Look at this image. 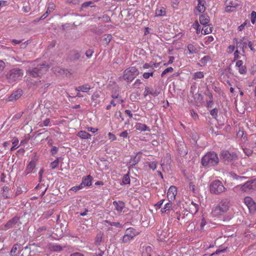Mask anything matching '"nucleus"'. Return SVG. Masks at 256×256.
Wrapping results in <instances>:
<instances>
[{
	"mask_svg": "<svg viewBox=\"0 0 256 256\" xmlns=\"http://www.w3.org/2000/svg\"><path fill=\"white\" fill-rule=\"evenodd\" d=\"M218 156L214 152H208L201 160L202 165L207 168L215 166L218 164Z\"/></svg>",
	"mask_w": 256,
	"mask_h": 256,
	"instance_id": "nucleus-1",
	"label": "nucleus"
},
{
	"mask_svg": "<svg viewBox=\"0 0 256 256\" xmlns=\"http://www.w3.org/2000/svg\"><path fill=\"white\" fill-rule=\"evenodd\" d=\"M23 76L24 70L22 69L14 68L7 72L6 78L8 83L13 84L20 80Z\"/></svg>",
	"mask_w": 256,
	"mask_h": 256,
	"instance_id": "nucleus-2",
	"label": "nucleus"
},
{
	"mask_svg": "<svg viewBox=\"0 0 256 256\" xmlns=\"http://www.w3.org/2000/svg\"><path fill=\"white\" fill-rule=\"evenodd\" d=\"M48 69V65L43 64L38 65L34 68L28 69L27 74L34 78L40 77L45 74Z\"/></svg>",
	"mask_w": 256,
	"mask_h": 256,
	"instance_id": "nucleus-3",
	"label": "nucleus"
},
{
	"mask_svg": "<svg viewBox=\"0 0 256 256\" xmlns=\"http://www.w3.org/2000/svg\"><path fill=\"white\" fill-rule=\"evenodd\" d=\"M22 216H14L10 219L6 224H4L2 228L4 230H6L9 229L13 228L14 230L20 229L22 222L21 220Z\"/></svg>",
	"mask_w": 256,
	"mask_h": 256,
	"instance_id": "nucleus-4",
	"label": "nucleus"
},
{
	"mask_svg": "<svg viewBox=\"0 0 256 256\" xmlns=\"http://www.w3.org/2000/svg\"><path fill=\"white\" fill-rule=\"evenodd\" d=\"M226 188L222 182L219 180H215L210 184V190L212 194L218 195L224 192Z\"/></svg>",
	"mask_w": 256,
	"mask_h": 256,
	"instance_id": "nucleus-5",
	"label": "nucleus"
},
{
	"mask_svg": "<svg viewBox=\"0 0 256 256\" xmlns=\"http://www.w3.org/2000/svg\"><path fill=\"white\" fill-rule=\"evenodd\" d=\"M138 74L139 71L136 67H130L124 71L123 78L128 82H132Z\"/></svg>",
	"mask_w": 256,
	"mask_h": 256,
	"instance_id": "nucleus-6",
	"label": "nucleus"
},
{
	"mask_svg": "<svg viewBox=\"0 0 256 256\" xmlns=\"http://www.w3.org/2000/svg\"><path fill=\"white\" fill-rule=\"evenodd\" d=\"M230 207V200L228 199L222 200L216 207L214 212L218 214H222L226 212Z\"/></svg>",
	"mask_w": 256,
	"mask_h": 256,
	"instance_id": "nucleus-7",
	"label": "nucleus"
},
{
	"mask_svg": "<svg viewBox=\"0 0 256 256\" xmlns=\"http://www.w3.org/2000/svg\"><path fill=\"white\" fill-rule=\"evenodd\" d=\"M220 158L225 163H228L236 160L238 158L236 154L234 152H230L228 150H222L220 154Z\"/></svg>",
	"mask_w": 256,
	"mask_h": 256,
	"instance_id": "nucleus-8",
	"label": "nucleus"
},
{
	"mask_svg": "<svg viewBox=\"0 0 256 256\" xmlns=\"http://www.w3.org/2000/svg\"><path fill=\"white\" fill-rule=\"evenodd\" d=\"M242 191L250 192L256 190V178L246 182L240 187Z\"/></svg>",
	"mask_w": 256,
	"mask_h": 256,
	"instance_id": "nucleus-9",
	"label": "nucleus"
},
{
	"mask_svg": "<svg viewBox=\"0 0 256 256\" xmlns=\"http://www.w3.org/2000/svg\"><path fill=\"white\" fill-rule=\"evenodd\" d=\"M244 202L248 208L250 212L254 213L256 210V203L252 198L250 196H246L244 198Z\"/></svg>",
	"mask_w": 256,
	"mask_h": 256,
	"instance_id": "nucleus-10",
	"label": "nucleus"
},
{
	"mask_svg": "<svg viewBox=\"0 0 256 256\" xmlns=\"http://www.w3.org/2000/svg\"><path fill=\"white\" fill-rule=\"evenodd\" d=\"M142 152H138L135 156H131L130 159L128 164V168L136 165L140 161L142 158Z\"/></svg>",
	"mask_w": 256,
	"mask_h": 256,
	"instance_id": "nucleus-11",
	"label": "nucleus"
},
{
	"mask_svg": "<svg viewBox=\"0 0 256 256\" xmlns=\"http://www.w3.org/2000/svg\"><path fill=\"white\" fill-rule=\"evenodd\" d=\"M226 4L227 12L233 11L238 6L236 0H226Z\"/></svg>",
	"mask_w": 256,
	"mask_h": 256,
	"instance_id": "nucleus-12",
	"label": "nucleus"
},
{
	"mask_svg": "<svg viewBox=\"0 0 256 256\" xmlns=\"http://www.w3.org/2000/svg\"><path fill=\"white\" fill-rule=\"evenodd\" d=\"M177 194V189L175 186H170L168 190L167 196L170 202L175 199Z\"/></svg>",
	"mask_w": 256,
	"mask_h": 256,
	"instance_id": "nucleus-13",
	"label": "nucleus"
},
{
	"mask_svg": "<svg viewBox=\"0 0 256 256\" xmlns=\"http://www.w3.org/2000/svg\"><path fill=\"white\" fill-rule=\"evenodd\" d=\"M34 244L27 246L24 248L22 246L20 250L18 251L16 256H29L31 253V246H34Z\"/></svg>",
	"mask_w": 256,
	"mask_h": 256,
	"instance_id": "nucleus-14",
	"label": "nucleus"
},
{
	"mask_svg": "<svg viewBox=\"0 0 256 256\" xmlns=\"http://www.w3.org/2000/svg\"><path fill=\"white\" fill-rule=\"evenodd\" d=\"M23 94L22 90V89H18L16 91L14 92L11 95L8 97L9 101H14L18 100L22 96Z\"/></svg>",
	"mask_w": 256,
	"mask_h": 256,
	"instance_id": "nucleus-15",
	"label": "nucleus"
},
{
	"mask_svg": "<svg viewBox=\"0 0 256 256\" xmlns=\"http://www.w3.org/2000/svg\"><path fill=\"white\" fill-rule=\"evenodd\" d=\"M92 178L90 175L82 178V182L80 183L81 186L84 188V186H89L92 185Z\"/></svg>",
	"mask_w": 256,
	"mask_h": 256,
	"instance_id": "nucleus-16",
	"label": "nucleus"
},
{
	"mask_svg": "<svg viewBox=\"0 0 256 256\" xmlns=\"http://www.w3.org/2000/svg\"><path fill=\"white\" fill-rule=\"evenodd\" d=\"M160 92L157 90H154L152 88H150L148 86L145 88V90L144 93V97H146L148 94H151L154 96H156L158 95Z\"/></svg>",
	"mask_w": 256,
	"mask_h": 256,
	"instance_id": "nucleus-17",
	"label": "nucleus"
},
{
	"mask_svg": "<svg viewBox=\"0 0 256 256\" xmlns=\"http://www.w3.org/2000/svg\"><path fill=\"white\" fill-rule=\"evenodd\" d=\"M91 88V86L88 84H86L84 85L76 87L75 90L78 92H88Z\"/></svg>",
	"mask_w": 256,
	"mask_h": 256,
	"instance_id": "nucleus-18",
	"label": "nucleus"
},
{
	"mask_svg": "<svg viewBox=\"0 0 256 256\" xmlns=\"http://www.w3.org/2000/svg\"><path fill=\"white\" fill-rule=\"evenodd\" d=\"M49 250L52 252H60L63 250V247L57 244H50L48 246Z\"/></svg>",
	"mask_w": 256,
	"mask_h": 256,
	"instance_id": "nucleus-19",
	"label": "nucleus"
},
{
	"mask_svg": "<svg viewBox=\"0 0 256 256\" xmlns=\"http://www.w3.org/2000/svg\"><path fill=\"white\" fill-rule=\"evenodd\" d=\"M135 128L136 130L140 132L150 131L149 128L146 124L142 123H136Z\"/></svg>",
	"mask_w": 256,
	"mask_h": 256,
	"instance_id": "nucleus-20",
	"label": "nucleus"
},
{
	"mask_svg": "<svg viewBox=\"0 0 256 256\" xmlns=\"http://www.w3.org/2000/svg\"><path fill=\"white\" fill-rule=\"evenodd\" d=\"M246 44L247 40L246 38V37H244L238 42L237 46L242 49L243 54H244L245 52L244 49L246 48Z\"/></svg>",
	"mask_w": 256,
	"mask_h": 256,
	"instance_id": "nucleus-21",
	"label": "nucleus"
},
{
	"mask_svg": "<svg viewBox=\"0 0 256 256\" xmlns=\"http://www.w3.org/2000/svg\"><path fill=\"white\" fill-rule=\"evenodd\" d=\"M113 204L115 206L116 210L118 212H122V210L124 208V204L121 201H114L113 202Z\"/></svg>",
	"mask_w": 256,
	"mask_h": 256,
	"instance_id": "nucleus-22",
	"label": "nucleus"
},
{
	"mask_svg": "<svg viewBox=\"0 0 256 256\" xmlns=\"http://www.w3.org/2000/svg\"><path fill=\"white\" fill-rule=\"evenodd\" d=\"M80 57V53L77 50L71 51L70 54V58L72 60H76Z\"/></svg>",
	"mask_w": 256,
	"mask_h": 256,
	"instance_id": "nucleus-23",
	"label": "nucleus"
},
{
	"mask_svg": "<svg viewBox=\"0 0 256 256\" xmlns=\"http://www.w3.org/2000/svg\"><path fill=\"white\" fill-rule=\"evenodd\" d=\"M36 166V164L35 162L33 160L30 161L28 165L27 166L26 170L24 171V172L26 174H28L30 172L34 170Z\"/></svg>",
	"mask_w": 256,
	"mask_h": 256,
	"instance_id": "nucleus-24",
	"label": "nucleus"
},
{
	"mask_svg": "<svg viewBox=\"0 0 256 256\" xmlns=\"http://www.w3.org/2000/svg\"><path fill=\"white\" fill-rule=\"evenodd\" d=\"M187 47L188 51V54H197L198 52V50L196 46L192 44H188Z\"/></svg>",
	"mask_w": 256,
	"mask_h": 256,
	"instance_id": "nucleus-25",
	"label": "nucleus"
},
{
	"mask_svg": "<svg viewBox=\"0 0 256 256\" xmlns=\"http://www.w3.org/2000/svg\"><path fill=\"white\" fill-rule=\"evenodd\" d=\"M22 246L20 245H18V244H14L10 251L11 255L16 256L18 254V251L20 250Z\"/></svg>",
	"mask_w": 256,
	"mask_h": 256,
	"instance_id": "nucleus-26",
	"label": "nucleus"
},
{
	"mask_svg": "<svg viewBox=\"0 0 256 256\" xmlns=\"http://www.w3.org/2000/svg\"><path fill=\"white\" fill-rule=\"evenodd\" d=\"M200 22L202 25H206L210 22L208 16L206 14L201 15L200 16Z\"/></svg>",
	"mask_w": 256,
	"mask_h": 256,
	"instance_id": "nucleus-27",
	"label": "nucleus"
},
{
	"mask_svg": "<svg viewBox=\"0 0 256 256\" xmlns=\"http://www.w3.org/2000/svg\"><path fill=\"white\" fill-rule=\"evenodd\" d=\"M126 232L129 234L132 235V236L134 237L138 235L139 234V232L133 228H128L126 230Z\"/></svg>",
	"mask_w": 256,
	"mask_h": 256,
	"instance_id": "nucleus-28",
	"label": "nucleus"
},
{
	"mask_svg": "<svg viewBox=\"0 0 256 256\" xmlns=\"http://www.w3.org/2000/svg\"><path fill=\"white\" fill-rule=\"evenodd\" d=\"M78 136L82 139H88L91 136V135L89 133L82 130H81L80 132H78Z\"/></svg>",
	"mask_w": 256,
	"mask_h": 256,
	"instance_id": "nucleus-29",
	"label": "nucleus"
},
{
	"mask_svg": "<svg viewBox=\"0 0 256 256\" xmlns=\"http://www.w3.org/2000/svg\"><path fill=\"white\" fill-rule=\"evenodd\" d=\"M166 14L165 8L163 7H160L156 10V16H164Z\"/></svg>",
	"mask_w": 256,
	"mask_h": 256,
	"instance_id": "nucleus-30",
	"label": "nucleus"
},
{
	"mask_svg": "<svg viewBox=\"0 0 256 256\" xmlns=\"http://www.w3.org/2000/svg\"><path fill=\"white\" fill-rule=\"evenodd\" d=\"M204 26V27L202 29V34H206L211 33L212 30V27L210 25Z\"/></svg>",
	"mask_w": 256,
	"mask_h": 256,
	"instance_id": "nucleus-31",
	"label": "nucleus"
},
{
	"mask_svg": "<svg viewBox=\"0 0 256 256\" xmlns=\"http://www.w3.org/2000/svg\"><path fill=\"white\" fill-rule=\"evenodd\" d=\"M205 2L203 0H198V10L200 12H204L205 10V8L204 6Z\"/></svg>",
	"mask_w": 256,
	"mask_h": 256,
	"instance_id": "nucleus-32",
	"label": "nucleus"
},
{
	"mask_svg": "<svg viewBox=\"0 0 256 256\" xmlns=\"http://www.w3.org/2000/svg\"><path fill=\"white\" fill-rule=\"evenodd\" d=\"M130 178L129 173L124 174L122 178V184H130Z\"/></svg>",
	"mask_w": 256,
	"mask_h": 256,
	"instance_id": "nucleus-33",
	"label": "nucleus"
},
{
	"mask_svg": "<svg viewBox=\"0 0 256 256\" xmlns=\"http://www.w3.org/2000/svg\"><path fill=\"white\" fill-rule=\"evenodd\" d=\"M104 222L108 224L110 226H114L119 228H122V225L119 222H111L108 220H105Z\"/></svg>",
	"mask_w": 256,
	"mask_h": 256,
	"instance_id": "nucleus-34",
	"label": "nucleus"
},
{
	"mask_svg": "<svg viewBox=\"0 0 256 256\" xmlns=\"http://www.w3.org/2000/svg\"><path fill=\"white\" fill-rule=\"evenodd\" d=\"M204 77V72H195L193 76V79L196 80V79H200Z\"/></svg>",
	"mask_w": 256,
	"mask_h": 256,
	"instance_id": "nucleus-35",
	"label": "nucleus"
},
{
	"mask_svg": "<svg viewBox=\"0 0 256 256\" xmlns=\"http://www.w3.org/2000/svg\"><path fill=\"white\" fill-rule=\"evenodd\" d=\"M104 44L107 46L112 40V36L110 34H108L104 35Z\"/></svg>",
	"mask_w": 256,
	"mask_h": 256,
	"instance_id": "nucleus-36",
	"label": "nucleus"
},
{
	"mask_svg": "<svg viewBox=\"0 0 256 256\" xmlns=\"http://www.w3.org/2000/svg\"><path fill=\"white\" fill-rule=\"evenodd\" d=\"M199 210L198 205H194V206H190V210L192 214H196Z\"/></svg>",
	"mask_w": 256,
	"mask_h": 256,
	"instance_id": "nucleus-37",
	"label": "nucleus"
},
{
	"mask_svg": "<svg viewBox=\"0 0 256 256\" xmlns=\"http://www.w3.org/2000/svg\"><path fill=\"white\" fill-rule=\"evenodd\" d=\"M154 68H152V72H144L143 75H142L143 78H146V79H148L150 76H152L153 75H154Z\"/></svg>",
	"mask_w": 256,
	"mask_h": 256,
	"instance_id": "nucleus-38",
	"label": "nucleus"
},
{
	"mask_svg": "<svg viewBox=\"0 0 256 256\" xmlns=\"http://www.w3.org/2000/svg\"><path fill=\"white\" fill-rule=\"evenodd\" d=\"M60 158H58L56 160L51 162L50 167L52 169H54L58 166Z\"/></svg>",
	"mask_w": 256,
	"mask_h": 256,
	"instance_id": "nucleus-39",
	"label": "nucleus"
},
{
	"mask_svg": "<svg viewBox=\"0 0 256 256\" xmlns=\"http://www.w3.org/2000/svg\"><path fill=\"white\" fill-rule=\"evenodd\" d=\"M174 71V68L172 67H169L165 69L162 73L161 76L163 77L168 72H172Z\"/></svg>",
	"mask_w": 256,
	"mask_h": 256,
	"instance_id": "nucleus-40",
	"label": "nucleus"
},
{
	"mask_svg": "<svg viewBox=\"0 0 256 256\" xmlns=\"http://www.w3.org/2000/svg\"><path fill=\"white\" fill-rule=\"evenodd\" d=\"M26 192V188H24L23 189L22 188H18L16 189V196H18L20 194H21Z\"/></svg>",
	"mask_w": 256,
	"mask_h": 256,
	"instance_id": "nucleus-41",
	"label": "nucleus"
},
{
	"mask_svg": "<svg viewBox=\"0 0 256 256\" xmlns=\"http://www.w3.org/2000/svg\"><path fill=\"white\" fill-rule=\"evenodd\" d=\"M210 60V57L208 56H206L202 58L201 60H200V62L202 64L205 65L207 63V62Z\"/></svg>",
	"mask_w": 256,
	"mask_h": 256,
	"instance_id": "nucleus-42",
	"label": "nucleus"
},
{
	"mask_svg": "<svg viewBox=\"0 0 256 256\" xmlns=\"http://www.w3.org/2000/svg\"><path fill=\"white\" fill-rule=\"evenodd\" d=\"M18 139H15L12 142V144L14 146L10 148V151H13L16 150V148L18 147Z\"/></svg>",
	"mask_w": 256,
	"mask_h": 256,
	"instance_id": "nucleus-43",
	"label": "nucleus"
},
{
	"mask_svg": "<svg viewBox=\"0 0 256 256\" xmlns=\"http://www.w3.org/2000/svg\"><path fill=\"white\" fill-rule=\"evenodd\" d=\"M251 22L252 24H254L256 21V12L252 11L250 14Z\"/></svg>",
	"mask_w": 256,
	"mask_h": 256,
	"instance_id": "nucleus-44",
	"label": "nucleus"
},
{
	"mask_svg": "<svg viewBox=\"0 0 256 256\" xmlns=\"http://www.w3.org/2000/svg\"><path fill=\"white\" fill-rule=\"evenodd\" d=\"M218 110L216 108L212 110L210 112V114L214 118L218 116Z\"/></svg>",
	"mask_w": 256,
	"mask_h": 256,
	"instance_id": "nucleus-45",
	"label": "nucleus"
},
{
	"mask_svg": "<svg viewBox=\"0 0 256 256\" xmlns=\"http://www.w3.org/2000/svg\"><path fill=\"white\" fill-rule=\"evenodd\" d=\"M102 240V236L100 234H98L96 236L95 240V244L96 245H100Z\"/></svg>",
	"mask_w": 256,
	"mask_h": 256,
	"instance_id": "nucleus-46",
	"label": "nucleus"
},
{
	"mask_svg": "<svg viewBox=\"0 0 256 256\" xmlns=\"http://www.w3.org/2000/svg\"><path fill=\"white\" fill-rule=\"evenodd\" d=\"M84 188L82 186H81V184H80L79 186H73L71 188H70V190H72L74 192H78V190H82V188Z\"/></svg>",
	"mask_w": 256,
	"mask_h": 256,
	"instance_id": "nucleus-47",
	"label": "nucleus"
},
{
	"mask_svg": "<svg viewBox=\"0 0 256 256\" xmlns=\"http://www.w3.org/2000/svg\"><path fill=\"white\" fill-rule=\"evenodd\" d=\"M243 150L244 154L248 156H250L252 154V150L249 148H243Z\"/></svg>",
	"mask_w": 256,
	"mask_h": 256,
	"instance_id": "nucleus-48",
	"label": "nucleus"
},
{
	"mask_svg": "<svg viewBox=\"0 0 256 256\" xmlns=\"http://www.w3.org/2000/svg\"><path fill=\"white\" fill-rule=\"evenodd\" d=\"M239 72L240 74H246V68L245 66L239 68Z\"/></svg>",
	"mask_w": 256,
	"mask_h": 256,
	"instance_id": "nucleus-49",
	"label": "nucleus"
},
{
	"mask_svg": "<svg viewBox=\"0 0 256 256\" xmlns=\"http://www.w3.org/2000/svg\"><path fill=\"white\" fill-rule=\"evenodd\" d=\"M148 166L150 168L154 170L156 168V163L155 162H148Z\"/></svg>",
	"mask_w": 256,
	"mask_h": 256,
	"instance_id": "nucleus-50",
	"label": "nucleus"
},
{
	"mask_svg": "<svg viewBox=\"0 0 256 256\" xmlns=\"http://www.w3.org/2000/svg\"><path fill=\"white\" fill-rule=\"evenodd\" d=\"M142 84V82H141V80L139 79H137L135 81V82L134 84V86L135 88H140V86Z\"/></svg>",
	"mask_w": 256,
	"mask_h": 256,
	"instance_id": "nucleus-51",
	"label": "nucleus"
},
{
	"mask_svg": "<svg viewBox=\"0 0 256 256\" xmlns=\"http://www.w3.org/2000/svg\"><path fill=\"white\" fill-rule=\"evenodd\" d=\"M58 152V148L55 146H54L52 147L50 152L52 155L54 156Z\"/></svg>",
	"mask_w": 256,
	"mask_h": 256,
	"instance_id": "nucleus-52",
	"label": "nucleus"
},
{
	"mask_svg": "<svg viewBox=\"0 0 256 256\" xmlns=\"http://www.w3.org/2000/svg\"><path fill=\"white\" fill-rule=\"evenodd\" d=\"M115 116H116L117 118H120L122 121L124 120V118L122 116V114L120 111L116 112Z\"/></svg>",
	"mask_w": 256,
	"mask_h": 256,
	"instance_id": "nucleus-53",
	"label": "nucleus"
},
{
	"mask_svg": "<svg viewBox=\"0 0 256 256\" xmlns=\"http://www.w3.org/2000/svg\"><path fill=\"white\" fill-rule=\"evenodd\" d=\"M50 123V119L46 118L44 120L43 124H40V126H49Z\"/></svg>",
	"mask_w": 256,
	"mask_h": 256,
	"instance_id": "nucleus-54",
	"label": "nucleus"
},
{
	"mask_svg": "<svg viewBox=\"0 0 256 256\" xmlns=\"http://www.w3.org/2000/svg\"><path fill=\"white\" fill-rule=\"evenodd\" d=\"M108 137H109V139L111 141H114V140H116V137L115 135L114 134H112L111 132H109L108 134Z\"/></svg>",
	"mask_w": 256,
	"mask_h": 256,
	"instance_id": "nucleus-55",
	"label": "nucleus"
},
{
	"mask_svg": "<svg viewBox=\"0 0 256 256\" xmlns=\"http://www.w3.org/2000/svg\"><path fill=\"white\" fill-rule=\"evenodd\" d=\"M5 66L6 65L4 62L2 60H0V73H1L4 70Z\"/></svg>",
	"mask_w": 256,
	"mask_h": 256,
	"instance_id": "nucleus-56",
	"label": "nucleus"
},
{
	"mask_svg": "<svg viewBox=\"0 0 256 256\" xmlns=\"http://www.w3.org/2000/svg\"><path fill=\"white\" fill-rule=\"evenodd\" d=\"M92 54H93V51L90 50H86V57H88V58H90L92 56Z\"/></svg>",
	"mask_w": 256,
	"mask_h": 256,
	"instance_id": "nucleus-57",
	"label": "nucleus"
},
{
	"mask_svg": "<svg viewBox=\"0 0 256 256\" xmlns=\"http://www.w3.org/2000/svg\"><path fill=\"white\" fill-rule=\"evenodd\" d=\"M130 240H130V238H128L127 236L124 234V236L123 238H122V242H123L126 243V242H130Z\"/></svg>",
	"mask_w": 256,
	"mask_h": 256,
	"instance_id": "nucleus-58",
	"label": "nucleus"
},
{
	"mask_svg": "<svg viewBox=\"0 0 256 256\" xmlns=\"http://www.w3.org/2000/svg\"><path fill=\"white\" fill-rule=\"evenodd\" d=\"M120 136L122 138H126L128 136V133L126 130L124 131L120 134Z\"/></svg>",
	"mask_w": 256,
	"mask_h": 256,
	"instance_id": "nucleus-59",
	"label": "nucleus"
},
{
	"mask_svg": "<svg viewBox=\"0 0 256 256\" xmlns=\"http://www.w3.org/2000/svg\"><path fill=\"white\" fill-rule=\"evenodd\" d=\"M172 206V203L168 202L165 204L164 208H165V209H166V210H168L171 208Z\"/></svg>",
	"mask_w": 256,
	"mask_h": 256,
	"instance_id": "nucleus-60",
	"label": "nucleus"
},
{
	"mask_svg": "<svg viewBox=\"0 0 256 256\" xmlns=\"http://www.w3.org/2000/svg\"><path fill=\"white\" fill-rule=\"evenodd\" d=\"M164 200H160V201H159L156 204V206L158 208H160L164 202Z\"/></svg>",
	"mask_w": 256,
	"mask_h": 256,
	"instance_id": "nucleus-61",
	"label": "nucleus"
},
{
	"mask_svg": "<svg viewBox=\"0 0 256 256\" xmlns=\"http://www.w3.org/2000/svg\"><path fill=\"white\" fill-rule=\"evenodd\" d=\"M243 62L242 60H238L236 62V66L238 68L243 66Z\"/></svg>",
	"mask_w": 256,
	"mask_h": 256,
	"instance_id": "nucleus-62",
	"label": "nucleus"
},
{
	"mask_svg": "<svg viewBox=\"0 0 256 256\" xmlns=\"http://www.w3.org/2000/svg\"><path fill=\"white\" fill-rule=\"evenodd\" d=\"M246 21L245 22H244L240 26L238 27V30L240 31L242 30L243 29H244V26H246Z\"/></svg>",
	"mask_w": 256,
	"mask_h": 256,
	"instance_id": "nucleus-63",
	"label": "nucleus"
},
{
	"mask_svg": "<svg viewBox=\"0 0 256 256\" xmlns=\"http://www.w3.org/2000/svg\"><path fill=\"white\" fill-rule=\"evenodd\" d=\"M124 112L130 118H132L133 115L130 110H125Z\"/></svg>",
	"mask_w": 256,
	"mask_h": 256,
	"instance_id": "nucleus-64",
	"label": "nucleus"
}]
</instances>
